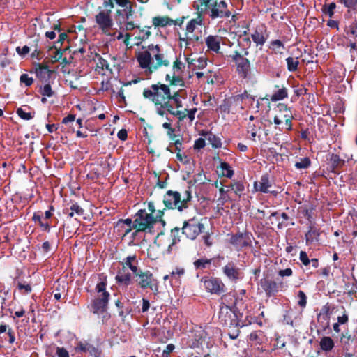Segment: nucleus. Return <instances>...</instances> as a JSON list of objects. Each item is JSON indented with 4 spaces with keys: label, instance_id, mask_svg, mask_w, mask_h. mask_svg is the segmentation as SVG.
<instances>
[{
    "label": "nucleus",
    "instance_id": "nucleus-44",
    "mask_svg": "<svg viewBox=\"0 0 357 357\" xmlns=\"http://www.w3.org/2000/svg\"><path fill=\"white\" fill-rule=\"evenodd\" d=\"M311 164V162L308 158H303L300 161L295 163V167L298 169H306Z\"/></svg>",
    "mask_w": 357,
    "mask_h": 357
},
{
    "label": "nucleus",
    "instance_id": "nucleus-18",
    "mask_svg": "<svg viewBox=\"0 0 357 357\" xmlns=\"http://www.w3.org/2000/svg\"><path fill=\"white\" fill-rule=\"evenodd\" d=\"M261 287L268 296H274L282 288V283H277L270 280H264L261 282Z\"/></svg>",
    "mask_w": 357,
    "mask_h": 357
},
{
    "label": "nucleus",
    "instance_id": "nucleus-28",
    "mask_svg": "<svg viewBox=\"0 0 357 357\" xmlns=\"http://www.w3.org/2000/svg\"><path fill=\"white\" fill-rule=\"evenodd\" d=\"M319 345L321 350L325 352H329L334 347V341L331 337L324 336L321 338Z\"/></svg>",
    "mask_w": 357,
    "mask_h": 357
},
{
    "label": "nucleus",
    "instance_id": "nucleus-19",
    "mask_svg": "<svg viewBox=\"0 0 357 357\" xmlns=\"http://www.w3.org/2000/svg\"><path fill=\"white\" fill-rule=\"evenodd\" d=\"M178 90H175L174 87L170 89V97L169 103L174 104L176 109H180L183 107L182 100L185 98V96L183 94V88Z\"/></svg>",
    "mask_w": 357,
    "mask_h": 357
},
{
    "label": "nucleus",
    "instance_id": "nucleus-20",
    "mask_svg": "<svg viewBox=\"0 0 357 357\" xmlns=\"http://www.w3.org/2000/svg\"><path fill=\"white\" fill-rule=\"evenodd\" d=\"M116 3L121 7L125 8L122 10H118L117 14L120 17H122V20H128L129 17L132 15V10L130 6H128V0H115ZM121 22L120 17L118 19Z\"/></svg>",
    "mask_w": 357,
    "mask_h": 357
},
{
    "label": "nucleus",
    "instance_id": "nucleus-52",
    "mask_svg": "<svg viewBox=\"0 0 357 357\" xmlns=\"http://www.w3.org/2000/svg\"><path fill=\"white\" fill-rule=\"evenodd\" d=\"M299 259L304 266H307L310 264V261L305 251H301L299 255Z\"/></svg>",
    "mask_w": 357,
    "mask_h": 357
},
{
    "label": "nucleus",
    "instance_id": "nucleus-14",
    "mask_svg": "<svg viewBox=\"0 0 357 357\" xmlns=\"http://www.w3.org/2000/svg\"><path fill=\"white\" fill-rule=\"evenodd\" d=\"M252 235L248 232L238 233L230 238V243L239 250L252 243Z\"/></svg>",
    "mask_w": 357,
    "mask_h": 357
},
{
    "label": "nucleus",
    "instance_id": "nucleus-59",
    "mask_svg": "<svg viewBox=\"0 0 357 357\" xmlns=\"http://www.w3.org/2000/svg\"><path fill=\"white\" fill-rule=\"evenodd\" d=\"M181 0H164V3L167 5L169 8L179 4Z\"/></svg>",
    "mask_w": 357,
    "mask_h": 357
},
{
    "label": "nucleus",
    "instance_id": "nucleus-6",
    "mask_svg": "<svg viewBox=\"0 0 357 357\" xmlns=\"http://www.w3.org/2000/svg\"><path fill=\"white\" fill-rule=\"evenodd\" d=\"M220 331L217 328L206 327L205 330L199 327L195 330L192 337L188 340V346L191 348H199L207 340L215 335H219Z\"/></svg>",
    "mask_w": 357,
    "mask_h": 357
},
{
    "label": "nucleus",
    "instance_id": "nucleus-10",
    "mask_svg": "<svg viewBox=\"0 0 357 357\" xmlns=\"http://www.w3.org/2000/svg\"><path fill=\"white\" fill-rule=\"evenodd\" d=\"M232 60L235 62L236 70L239 76L242 78H247L250 72V62L243 57L238 52L235 51L231 55Z\"/></svg>",
    "mask_w": 357,
    "mask_h": 357
},
{
    "label": "nucleus",
    "instance_id": "nucleus-12",
    "mask_svg": "<svg viewBox=\"0 0 357 357\" xmlns=\"http://www.w3.org/2000/svg\"><path fill=\"white\" fill-rule=\"evenodd\" d=\"M244 185L241 182H234L225 188H221L219 190L221 195L219 200H221L222 204L229 200L230 197L228 195V192L230 191H233L236 195L240 197L241 193L244 191Z\"/></svg>",
    "mask_w": 357,
    "mask_h": 357
},
{
    "label": "nucleus",
    "instance_id": "nucleus-15",
    "mask_svg": "<svg viewBox=\"0 0 357 357\" xmlns=\"http://www.w3.org/2000/svg\"><path fill=\"white\" fill-rule=\"evenodd\" d=\"M163 204L167 209H178L181 204V195L177 191L168 190L163 197Z\"/></svg>",
    "mask_w": 357,
    "mask_h": 357
},
{
    "label": "nucleus",
    "instance_id": "nucleus-40",
    "mask_svg": "<svg viewBox=\"0 0 357 357\" xmlns=\"http://www.w3.org/2000/svg\"><path fill=\"white\" fill-rule=\"evenodd\" d=\"M287 69L290 72L296 71L298 68L299 61L298 58L288 57L286 59Z\"/></svg>",
    "mask_w": 357,
    "mask_h": 357
},
{
    "label": "nucleus",
    "instance_id": "nucleus-26",
    "mask_svg": "<svg viewBox=\"0 0 357 357\" xmlns=\"http://www.w3.org/2000/svg\"><path fill=\"white\" fill-rule=\"evenodd\" d=\"M173 20L167 16H157L153 18V24L155 27H165L172 25Z\"/></svg>",
    "mask_w": 357,
    "mask_h": 357
},
{
    "label": "nucleus",
    "instance_id": "nucleus-57",
    "mask_svg": "<svg viewBox=\"0 0 357 357\" xmlns=\"http://www.w3.org/2000/svg\"><path fill=\"white\" fill-rule=\"evenodd\" d=\"M206 145L205 139L203 138H199L195 142L194 149H201Z\"/></svg>",
    "mask_w": 357,
    "mask_h": 357
},
{
    "label": "nucleus",
    "instance_id": "nucleus-60",
    "mask_svg": "<svg viewBox=\"0 0 357 357\" xmlns=\"http://www.w3.org/2000/svg\"><path fill=\"white\" fill-rule=\"evenodd\" d=\"M196 112H197L196 108L191 109H186L187 117L190 119V121H192L195 119Z\"/></svg>",
    "mask_w": 357,
    "mask_h": 357
},
{
    "label": "nucleus",
    "instance_id": "nucleus-27",
    "mask_svg": "<svg viewBox=\"0 0 357 357\" xmlns=\"http://www.w3.org/2000/svg\"><path fill=\"white\" fill-rule=\"evenodd\" d=\"M123 264L124 266H126L132 271L135 275L141 271L137 268V261L136 259L135 255L127 257L125 259Z\"/></svg>",
    "mask_w": 357,
    "mask_h": 357
},
{
    "label": "nucleus",
    "instance_id": "nucleus-50",
    "mask_svg": "<svg viewBox=\"0 0 357 357\" xmlns=\"http://www.w3.org/2000/svg\"><path fill=\"white\" fill-rule=\"evenodd\" d=\"M298 305L301 307H305L307 304V296L303 291H299L298 293Z\"/></svg>",
    "mask_w": 357,
    "mask_h": 357
},
{
    "label": "nucleus",
    "instance_id": "nucleus-51",
    "mask_svg": "<svg viewBox=\"0 0 357 357\" xmlns=\"http://www.w3.org/2000/svg\"><path fill=\"white\" fill-rule=\"evenodd\" d=\"M29 51L30 48L27 45H24L22 47H16V52L21 57H24L29 52Z\"/></svg>",
    "mask_w": 357,
    "mask_h": 357
},
{
    "label": "nucleus",
    "instance_id": "nucleus-17",
    "mask_svg": "<svg viewBox=\"0 0 357 357\" xmlns=\"http://www.w3.org/2000/svg\"><path fill=\"white\" fill-rule=\"evenodd\" d=\"M204 287L207 291L211 294H220L224 291V284L218 279L211 278L204 281Z\"/></svg>",
    "mask_w": 357,
    "mask_h": 357
},
{
    "label": "nucleus",
    "instance_id": "nucleus-7",
    "mask_svg": "<svg viewBox=\"0 0 357 357\" xmlns=\"http://www.w3.org/2000/svg\"><path fill=\"white\" fill-rule=\"evenodd\" d=\"M155 223L154 217L144 209L139 210L134 217L132 229L136 231H151Z\"/></svg>",
    "mask_w": 357,
    "mask_h": 357
},
{
    "label": "nucleus",
    "instance_id": "nucleus-38",
    "mask_svg": "<svg viewBox=\"0 0 357 357\" xmlns=\"http://www.w3.org/2000/svg\"><path fill=\"white\" fill-rule=\"evenodd\" d=\"M270 49H271L275 53L282 54V51L284 50V45L281 40H275L271 42Z\"/></svg>",
    "mask_w": 357,
    "mask_h": 357
},
{
    "label": "nucleus",
    "instance_id": "nucleus-49",
    "mask_svg": "<svg viewBox=\"0 0 357 357\" xmlns=\"http://www.w3.org/2000/svg\"><path fill=\"white\" fill-rule=\"evenodd\" d=\"M40 93L43 96L52 97L54 94V92L52 90L51 86L49 84H46L44 85L43 88L40 89Z\"/></svg>",
    "mask_w": 357,
    "mask_h": 357
},
{
    "label": "nucleus",
    "instance_id": "nucleus-23",
    "mask_svg": "<svg viewBox=\"0 0 357 357\" xmlns=\"http://www.w3.org/2000/svg\"><path fill=\"white\" fill-rule=\"evenodd\" d=\"M221 38L218 36H208L206 38V44L208 50L218 52L220 48Z\"/></svg>",
    "mask_w": 357,
    "mask_h": 357
},
{
    "label": "nucleus",
    "instance_id": "nucleus-61",
    "mask_svg": "<svg viewBox=\"0 0 357 357\" xmlns=\"http://www.w3.org/2000/svg\"><path fill=\"white\" fill-rule=\"evenodd\" d=\"M176 158L178 161L183 163H188L189 162V159L188 158L187 155L181 153V152L176 153Z\"/></svg>",
    "mask_w": 357,
    "mask_h": 357
},
{
    "label": "nucleus",
    "instance_id": "nucleus-37",
    "mask_svg": "<svg viewBox=\"0 0 357 357\" xmlns=\"http://www.w3.org/2000/svg\"><path fill=\"white\" fill-rule=\"evenodd\" d=\"M185 271L183 268L181 267H176L171 272V279L172 280H175L176 282L180 284V278L185 274Z\"/></svg>",
    "mask_w": 357,
    "mask_h": 357
},
{
    "label": "nucleus",
    "instance_id": "nucleus-53",
    "mask_svg": "<svg viewBox=\"0 0 357 357\" xmlns=\"http://www.w3.org/2000/svg\"><path fill=\"white\" fill-rule=\"evenodd\" d=\"M261 335V331H254L252 333H251L249 335V338L251 341H255L257 342V343H260L261 342V339L259 338V336Z\"/></svg>",
    "mask_w": 357,
    "mask_h": 357
},
{
    "label": "nucleus",
    "instance_id": "nucleus-62",
    "mask_svg": "<svg viewBox=\"0 0 357 357\" xmlns=\"http://www.w3.org/2000/svg\"><path fill=\"white\" fill-rule=\"evenodd\" d=\"M278 274L281 277L291 276L292 275V270L289 268H287L284 270H280Z\"/></svg>",
    "mask_w": 357,
    "mask_h": 357
},
{
    "label": "nucleus",
    "instance_id": "nucleus-25",
    "mask_svg": "<svg viewBox=\"0 0 357 357\" xmlns=\"http://www.w3.org/2000/svg\"><path fill=\"white\" fill-rule=\"evenodd\" d=\"M75 349L77 351L89 353L91 355H96L97 353V349L86 342H79Z\"/></svg>",
    "mask_w": 357,
    "mask_h": 357
},
{
    "label": "nucleus",
    "instance_id": "nucleus-63",
    "mask_svg": "<svg viewBox=\"0 0 357 357\" xmlns=\"http://www.w3.org/2000/svg\"><path fill=\"white\" fill-rule=\"evenodd\" d=\"M150 307V303L149 301L147 299L143 298L142 299V312H146L148 311V310Z\"/></svg>",
    "mask_w": 357,
    "mask_h": 357
},
{
    "label": "nucleus",
    "instance_id": "nucleus-3",
    "mask_svg": "<svg viewBox=\"0 0 357 357\" xmlns=\"http://www.w3.org/2000/svg\"><path fill=\"white\" fill-rule=\"evenodd\" d=\"M202 10H204L212 19L229 17L231 13L225 0H199Z\"/></svg>",
    "mask_w": 357,
    "mask_h": 357
},
{
    "label": "nucleus",
    "instance_id": "nucleus-33",
    "mask_svg": "<svg viewBox=\"0 0 357 357\" xmlns=\"http://www.w3.org/2000/svg\"><path fill=\"white\" fill-rule=\"evenodd\" d=\"M288 96V91L285 87L279 89L270 97L272 102L282 100Z\"/></svg>",
    "mask_w": 357,
    "mask_h": 357
},
{
    "label": "nucleus",
    "instance_id": "nucleus-39",
    "mask_svg": "<svg viewBox=\"0 0 357 357\" xmlns=\"http://www.w3.org/2000/svg\"><path fill=\"white\" fill-rule=\"evenodd\" d=\"M16 113L23 120H30L33 118L34 112H27L25 109L20 107L17 109Z\"/></svg>",
    "mask_w": 357,
    "mask_h": 357
},
{
    "label": "nucleus",
    "instance_id": "nucleus-24",
    "mask_svg": "<svg viewBox=\"0 0 357 357\" xmlns=\"http://www.w3.org/2000/svg\"><path fill=\"white\" fill-rule=\"evenodd\" d=\"M263 31L264 27H258L251 35L253 42L255 43L257 45H263L266 40V38L264 36Z\"/></svg>",
    "mask_w": 357,
    "mask_h": 357
},
{
    "label": "nucleus",
    "instance_id": "nucleus-13",
    "mask_svg": "<svg viewBox=\"0 0 357 357\" xmlns=\"http://www.w3.org/2000/svg\"><path fill=\"white\" fill-rule=\"evenodd\" d=\"M220 321L225 326H235L237 324L236 315L232 309L227 305H222L219 311Z\"/></svg>",
    "mask_w": 357,
    "mask_h": 357
},
{
    "label": "nucleus",
    "instance_id": "nucleus-4",
    "mask_svg": "<svg viewBox=\"0 0 357 357\" xmlns=\"http://www.w3.org/2000/svg\"><path fill=\"white\" fill-rule=\"evenodd\" d=\"M106 278H100L96 286L95 290L98 294L97 296L91 302L90 311L93 314H102L107 310L110 294L106 291Z\"/></svg>",
    "mask_w": 357,
    "mask_h": 357
},
{
    "label": "nucleus",
    "instance_id": "nucleus-45",
    "mask_svg": "<svg viewBox=\"0 0 357 357\" xmlns=\"http://www.w3.org/2000/svg\"><path fill=\"white\" fill-rule=\"evenodd\" d=\"M336 8V4L335 3H331L328 5H325L323 7V12L324 14L328 15L331 17L334 14V10Z\"/></svg>",
    "mask_w": 357,
    "mask_h": 357
},
{
    "label": "nucleus",
    "instance_id": "nucleus-30",
    "mask_svg": "<svg viewBox=\"0 0 357 357\" xmlns=\"http://www.w3.org/2000/svg\"><path fill=\"white\" fill-rule=\"evenodd\" d=\"M319 232L318 230L310 227V229L305 234L307 245L317 242L319 241Z\"/></svg>",
    "mask_w": 357,
    "mask_h": 357
},
{
    "label": "nucleus",
    "instance_id": "nucleus-41",
    "mask_svg": "<svg viewBox=\"0 0 357 357\" xmlns=\"http://www.w3.org/2000/svg\"><path fill=\"white\" fill-rule=\"evenodd\" d=\"M17 288L20 293L22 294H29L31 292L32 290V288L29 284L23 282H17Z\"/></svg>",
    "mask_w": 357,
    "mask_h": 357
},
{
    "label": "nucleus",
    "instance_id": "nucleus-64",
    "mask_svg": "<svg viewBox=\"0 0 357 357\" xmlns=\"http://www.w3.org/2000/svg\"><path fill=\"white\" fill-rule=\"evenodd\" d=\"M8 335L9 337V340H8L9 343L13 344L15 340V337L14 331L12 328H8Z\"/></svg>",
    "mask_w": 357,
    "mask_h": 357
},
{
    "label": "nucleus",
    "instance_id": "nucleus-34",
    "mask_svg": "<svg viewBox=\"0 0 357 357\" xmlns=\"http://www.w3.org/2000/svg\"><path fill=\"white\" fill-rule=\"evenodd\" d=\"M192 199V195L190 190H185L183 195L182 198L181 197V204L179 207H178V210L181 212L184 209L188 207V202Z\"/></svg>",
    "mask_w": 357,
    "mask_h": 357
},
{
    "label": "nucleus",
    "instance_id": "nucleus-56",
    "mask_svg": "<svg viewBox=\"0 0 357 357\" xmlns=\"http://www.w3.org/2000/svg\"><path fill=\"white\" fill-rule=\"evenodd\" d=\"M56 354L58 357H69L68 351L63 347H57Z\"/></svg>",
    "mask_w": 357,
    "mask_h": 357
},
{
    "label": "nucleus",
    "instance_id": "nucleus-16",
    "mask_svg": "<svg viewBox=\"0 0 357 357\" xmlns=\"http://www.w3.org/2000/svg\"><path fill=\"white\" fill-rule=\"evenodd\" d=\"M225 275L231 282H236L241 278L239 268L233 262L230 261L222 268Z\"/></svg>",
    "mask_w": 357,
    "mask_h": 357
},
{
    "label": "nucleus",
    "instance_id": "nucleus-11",
    "mask_svg": "<svg viewBox=\"0 0 357 357\" xmlns=\"http://www.w3.org/2000/svg\"><path fill=\"white\" fill-rule=\"evenodd\" d=\"M203 229L204 225L202 223L192 219L184 222L182 227V233L188 238L194 240L202 231Z\"/></svg>",
    "mask_w": 357,
    "mask_h": 357
},
{
    "label": "nucleus",
    "instance_id": "nucleus-1",
    "mask_svg": "<svg viewBox=\"0 0 357 357\" xmlns=\"http://www.w3.org/2000/svg\"><path fill=\"white\" fill-rule=\"evenodd\" d=\"M184 68V63L176 59L173 63L172 71L165 75V81L168 84L158 83L144 90L143 96L154 104L158 115H165L167 110L172 105L169 103L170 87H185V82L183 77Z\"/></svg>",
    "mask_w": 357,
    "mask_h": 357
},
{
    "label": "nucleus",
    "instance_id": "nucleus-48",
    "mask_svg": "<svg viewBox=\"0 0 357 357\" xmlns=\"http://www.w3.org/2000/svg\"><path fill=\"white\" fill-rule=\"evenodd\" d=\"M280 111H284V114H283V118L284 121L286 120H292L293 116L290 109L287 107V105H281L279 106Z\"/></svg>",
    "mask_w": 357,
    "mask_h": 357
},
{
    "label": "nucleus",
    "instance_id": "nucleus-32",
    "mask_svg": "<svg viewBox=\"0 0 357 357\" xmlns=\"http://www.w3.org/2000/svg\"><path fill=\"white\" fill-rule=\"evenodd\" d=\"M345 33L349 41L356 40L357 38V24L351 23L345 27Z\"/></svg>",
    "mask_w": 357,
    "mask_h": 357
},
{
    "label": "nucleus",
    "instance_id": "nucleus-47",
    "mask_svg": "<svg viewBox=\"0 0 357 357\" xmlns=\"http://www.w3.org/2000/svg\"><path fill=\"white\" fill-rule=\"evenodd\" d=\"M70 211H72L73 213L77 216H82L84 215V210L80 207L77 203L73 204L70 208Z\"/></svg>",
    "mask_w": 357,
    "mask_h": 357
},
{
    "label": "nucleus",
    "instance_id": "nucleus-43",
    "mask_svg": "<svg viewBox=\"0 0 357 357\" xmlns=\"http://www.w3.org/2000/svg\"><path fill=\"white\" fill-rule=\"evenodd\" d=\"M330 314V307L328 305H325L322 307L320 312L318 314V319H323L324 320L328 321L329 319Z\"/></svg>",
    "mask_w": 357,
    "mask_h": 357
},
{
    "label": "nucleus",
    "instance_id": "nucleus-35",
    "mask_svg": "<svg viewBox=\"0 0 357 357\" xmlns=\"http://www.w3.org/2000/svg\"><path fill=\"white\" fill-rule=\"evenodd\" d=\"M206 140L213 148H220L222 146V142L220 138L216 137L211 132H208L204 135Z\"/></svg>",
    "mask_w": 357,
    "mask_h": 357
},
{
    "label": "nucleus",
    "instance_id": "nucleus-29",
    "mask_svg": "<svg viewBox=\"0 0 357 357\" xmlns=\"http://www.w3.org/2000/svg\"><path fill=\"white\" fill-rule=\"evenodd\" d=\"M218 172L222 176L231 178L234 175V171L226 162H221L218 167Z\"/></svg>",
    "mask_w": 357,
    "mask_h": 357
},
{
    "label": "nucleus",
    "instance_id": "nucleus-5",
    "mask_svg": "<svg viewBox=\"0 0 357 357\" xmlns=\"http://www.w3.org/2000/svg\"><path fill=\"white\" fill-rule=\"evenodd\" d=\"M104 5L105 9H100L98 13L95 16V21L98 28L103 33L114 37L110 34L109 32L114 24L111 10V9L114 7V5L112 2L107 1L104 3Z\"/></svg>",
    "mask_w": 357,
    "mask_h": 357
},
{
    "label": "nucleus",
    "instance_id": "nucleus-8",
    "mask_svg": "<svg viewBox=\"0 0 357 357\" xmlns=\"http://www.w3.org/2000/svg\"><path fill=\"white\" fill-rule=\"evenodd\" d=\"M202 26V19L197 17L190 20L186 26L184 37H179V40L185 42V49L190 48L193 43L199 40V36L194 33L195 31Z\"/></svg>",
    "mask_w": 357,
    "mask_h": 357
},
{
    "label": "nucleus",
    "instance_id": "nucleus-21",
    "mask_svg": "<svg viewBox=\"0 0 357 357\" xmlns=\"http://www.w3.org/2000/svg\"><path fill=\"white\" fill-rule=\"evenodd\" d=\"M35 72L37 77L43 82H47L52 74V71L47 66L40 63L35 65Z\"/></svg>",
    "mask_w": 357,
    "mask_h": 357
},
{
    "label": "nucleus",
    "instance_id": "nucleus-46",
    "mask_svg": "<svg viewBox=\"0 0 357 357\" xmlns=\"http://www.w3.org/2000/svg\"><path fill=\"white\" fill-rule=\"evenodd\" d=\"M20 81L22 84H24L26 86H31L33 82V77H30L28 74H22L20 77Z\"/></svg>",
    "mask_w": 357,
    "mask_h": 357
},
{
    "label": "nucleus",
    "instance_id": "nucleus-36",
    "mask_svg": "<svg viewBox=\"0 0 357 357\" xmlns=\"http://www.w3.org/2000/svg\"><path fill=\"white\" fill-rule=\"evenodd\" d=\"M170 114L176 116L179 121H183L186 117V109L183 111L178 110V109H175L173 105L167 110Z\"/></svg>",
    "mask_w": 357,
    "mask_h": 357
},
{
    "label": "nucleus",
    "instance_id": "nucleus-2",
    "mask_svg": "<svg viewBox=\"0 0 357 357\" xmlns=\"http://www.w3.org/2000/svg\"><path fill=\"white\" fill-rule=\"evenodd\" d=\"M137 59L146 75H150L162 66H169V61L162 53L158 45H149L146 50L138 53Z\"/></svg>",
    "mask_w": 357,
    "mask_h": 357
},
{
    "label": "nucleus",
    "instance_id": "nucleus-58",
    "mask_svg": "<svg viewBox=\"0 0 357 357\" xmlns=\"http://www.w3.org/2000/svg\"><path fill=\"white\" fill-rule=\"evenodd\" d=\"M331 162L333 167H337L342 162V160L338 155L333 154L331 157Z\"/></svg>",
    "mask_w": 357,
    "mask_h": 357
},
{
    "label": "nucleus",
    "instance_id": "nucleus-31",
    "mask_svg": "<svg viewBox=\"0 0 357 357\" xmlns=\"http://www.w3.org/2000/svg\"><path fill=\"white\" fill-rule=\"evenodd\" d=\"M115 279L119 284L128 286L131 283V275L129 273L119 272Z\"/></svg>",
    "mask_w": 357,
    "mask_h": 357
},
{
    "label": "nucleus",
    "instance_id": "nucleus-9",
    "mask_svg": "<svg viewBox=\"0 0 357 357\" xmlns=\"http://www.w3.org/2000/svg\"><path fill=\"white\" fill-rule=\"evenodd\" d=\"M137 284L142 289H151L155 294L158 292V284L157 280L153 278V274L149 271L142 270L135 275Z\"/></svg>",
    "mask_w": 357,
    "mask_h": 357
},
{
    "label": "nucleus",
    "instance_id": "nucleus-22",
    "mask_svg": "<svg viewBox=\"0 0 357 357\" xmlns=\"http://www.w3.org/2000/svg\"><path fill=\"white\" fill-rule=\"evenodd\" d=\"M271 186V185L267 174L263 175L258 182H255L254 183L255 189L263 193L268 192Z\"/></svg>",
    "mask_w": 357,
    "mask_h": 357
},
{
    "label": "nucleus",
    "instance_id": "nucleus-42",
    "mask_svg": "<svg viewBox=\"0 0 357 357\" xmlns=\"http://www.w3.org/2000/svg\"><path fill=\"white\" fill-rule=\"evenodd\" d=\"M211 263V259H199L194 261V266L196 269H204Z\"/></svg>",
    "mask_w": 357,
    "mask_h": 357
},
{
    "label": "nucleus",
    "instance_id": "nucleus-54",
    "mask_svg": "<svg viewBox=\"0 0 357 357\" xmlns=\"http://www.w3.org/2000/svg\"><path fill=\"white\" fill-rule=\"evenodd\" d=\"M175 349V346L173 344H169L167 345L165 349L163 350L162 357H169L170 353L172 352Z\"/></svg>",
    "mask_w": 357,
    "mask_h": 357
},
{
    "label": "nucleus",
    "instance_id": "nucleus-55",
    "mask_svg": "<svg viewBox=\"0 0 357 357\" xmlns=\"http://www.w3.org/2000/svg\"><path fill=\"white\" fill-rule=\"evenodd\" d=\"M346 7L354 8L357 6V0H340Z\"/></svg>",
    "mask_w": 357,
    "mask_h": 357
}]
</instances>
